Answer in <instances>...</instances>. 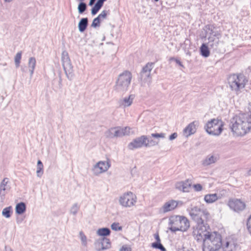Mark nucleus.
<instances>
[{"mask_svg": "<svg viewBox=\"0 0 251 251\" xmlns=\"http://www.w3.org/2000/svg\"><path fill=\"white\" fill-rule=\"evenodd\" d=\"M230 127L236 136L245 135L251 129V116L247 113L235 115L230 120Z\"/></svg>", "mask_w": 251, "mask_h": 251, "instance_id": "1", "label": "nucleus"}, {"mask_svg": "<svg viewBox=\"0 0 251 251\" xmlns=\"http://www.w3.org/2000/svg\"><path fill=\"white\" fill-rule=\"evenodd\" d=\"M227 81L231 90L238 95L245 88L248 80L244 74L239 73L229 75Z\"/></svg>", "mask_w": 251, "mask_h": 251, "instance_id": "2", "label": "nucleus"}, {"mask_svg": "<svg viewBox=\"0 0 251 251\" xmlns=\"http://www.w3.org/2000/svg\"><path fill=\"white\" fill-rule=\"evenodd\" d=\"M222 245V236L217 232H211L203 240V251H217Z\"/></svg>", "mask_w": 251, "mask_h": 251, "instance_id": "3", "label": "nucleus"}, {"mask_svg": "<svg viewBox=\"0 0 251 251\" xmlns=\"http://www.w3.org/2000/svg\"><path fill=\"white\" fill-rule=\"evenodd\" d=\"M132 77V74L128 71H125L120 74L114 87V90L120 93L126 92L130 84Z\"/></svg>", "mask_w": 251, "mask_h": 251, "instance_id": "4", "label": "nucleus"}, {"mask_svg": "<svg viewBox=\"0 0 251 251\" xmlns=\"http://www.w3.org/2000/svg\"><path fill=\"white\" fill-rule=\"evenodd\" d=\"M171 226L169 228L172 231H185L190 226L189 222L188 219L181 216H175L172 217L170 219Z\"/></svg>", "mask_w": 251, "mask_h": 251, "instance_id": "5", "label": "nucleus"}, {"mask_svg": "<svg viewBox=\"0 0 251 251\" xmlns=\"http://www.w3.org/2000/svg\"><path fill=\"white\" fill-rule=\"evenodd\" d=\"M214 29L215 27L211 25H206L203 28L205 32V36H208V46L211 48L216 50L219 44L221 34L218 31Z\"/></svg>", "mask_w": 251, "mask_h": 251, "instance_id": "6", "label": "nucleus"}, {"mask_svg": "<svg viewBox=\"0 0 251 251\" xmlns=\"http://www.w3.org/2000/svg\"><path fill=\"white\" fill-rule=\"evenodd\" d=\"M224 124L222 120L212 119L208 121L204 126V129L210 135L219 136L223 130Z\"/></svg>", "mask_w": 251, "mask_h": 251, "instance_id": "7", "label": "nucleus"}, {"mask_svg": "<svg viewBox=\"0 0 251 251\" xmlns=\"http://www.w3.org/2000/svg\"><path fill=\"white\" fill-rule=\"evenodd\" d=\"M196 223L193 227V235L198 241H203L211 232L207 231V226L204 221Z\"/></svg>", "mask_w": 251, "mask_h": 251, "instance_id": "8", "label": "nucleus"}, {"mask_svg": "<svg viewBox=\"0 0 251 251\" xmlns=\"http://www.w3.org/2000/svg\"><path fill=\"white\" fill-rule=\"evenodd\" d=\"M189 214L196 223L204 221L209 215L206 209H201L197 206L192 207L190 210Z\"/></svg>", "mask_w": 251, "mask_h": 251, "instance_id": "9", "label": "nucleus"}, {"mask_svg": "<svg viewBox=\"0 0 251 251\" xmlns=\"http://www.w3.org/2000/svg\"><path fill=\"white\" fill-rule=\"evenodd\" d=\"M153 63H148L144 66L140 73V80L141 85L149 86L151 82V72L153 68Z\"/></svg>", "mask_w": 251, "mask_h": 251, "instance_id": "10", "label": "nucleus"}, {"mask_svg": "<svg viewBox=\"0 0 251 251\" xmlns=\"http://www.w3.org/2000/svg\"><path fill=\"white\" fill-rule=\"evenodd\" d=\"M136 201L137 197L131 192L124 193L119 199L120 204L125 207H131L134 206Z\"/></svg>", "mask_w": 251, "mask_h": 251, "instance_id": "11", "label": "nucleus"}, {"mask_svg": "<svg viewBox=\"0 0 251 251\" xmlns=\"http://www.w3.org/2000/svg\"><path fill=\"white\" fill-rule=\"evenodd\" d=\"M142 146L149 147V140L145 135H142L134 139L128 145V148L130 150L141 148Z\"/></svg>", "mask_w": 251, "mask_h": 251, "instance_id": "12", "label": "nucleus"}, {"mask_svg": "<svg viewBox=\"0 0 251 251\" xmlns=\"http://www.w3.org/2000/svg\"><path fill=\"white\" fill-rule=\"evenodd\" d=\"M113 131V134L114 137H122L124 136H129L131 134H133V131L132 129L129 126H126L122 127L121 126L111 128Z\"/></svg>", "mask_w": 251, "mask_h": 251, "instance_id": "13", "label": "nucleus"}, {"mask_svg": "<svg viewBox=\"0 0 251 251\" xmlns=\"http://www.w3.org/2000/svg\"><path fill=\"white\" fill-rule=\"evenodd\" d=\"M237 246V241L234 238L229 237L222 241L221 246L223 251H234Z\"/></svg>", "mask_w": 251, "mask_h": 251, "instance_id": "14", "label": "nucleus"}, {"mask_svg": "<svg viewBox=\"0 0 251 251\" xmlns=\"http://www.w3.org/2000/svg\"><path fill=\"white\" fill-rule=\"evenodd\" d=\"M229 207L236 212L244 210L246 206L245 203L240 199H232L228 201Z\"/></svg>", "mask_w": 251, "mask_h": 251, "instance_id": "15", "label": "nucleus"}, {"mask_svg": "<svg viewBox=\"0 0 251 251\" xmlns=\"http://www.w3.org/2000/svg\"><path fill=\"white\" fill-rule=\"evenodd\" d=\"M183 202L180 201L170 200L166 202L161 208L163 213H167L174 210L177 206H181Z\"/></svg>", "mask_w": 251, "mask_h": 251, "instance_id": "16", "label": "nucleus"}, {"mask_svg": "<svg viewBox=\"0 0 251 251\" xmlns=\"http://www.w3.org/2000/svg\"><path fill=\"white\" fill-rule=\"evenodd\" d=\"M62 61L63 68L66 74H72L73 71V67L71 64L69 54L66 50L62 52Z\"/></svg>", "mask_w": 251, "mask_h": 251, "instance_id": "17", "label": "nucleus"}, {"mask_svg": "<svg viewBox=\"0 0 251 251\" xmlns=\"http://www.w3.org/2000/svg\"><path fill=\"white\" fill-rule=\"evenodd\" d=\"M109 166L108 161H100L94 166L92 171L95 175L98 176L107 171Z\"/></svg>", "mask_w": 251, "mask_h": 251, "instance_id": "18", "label": "nucleus"}, {"mask_svg": "<svg viewBox=\"0 0 251 251\" xmlns=\"http://www.w3.org/2000/svg\"><path fill=\"white\" fill-rule=\"evenodd\" d=\"M110 246L109 240L106 238L103 237L96 241L95 246L96 249L98 251L104 250L109 248Z\"/></svg>", "mask_w": 251, "mask_h": 251, "instance_id": "19", "label": "nucleus"}, {"mask_svg": "<svg viewBox=\"0 0 251 251\" xmlns=\"http://www.w3.org/2000/svg\"><path fill=\"white\" fill-rule=\"evenodd\" d=\"M199 125L198 121H195L190 123L184 129L183 134L186 137H188L194 134L197 130V128Z\"/></svg>", "mask_w": 251, "mask_h": 251, "instance_id": "20", "label": "nucleus"}, {"mask_svg": "<svg viewBox=\"0 0 251 251\" xmlns=\"http://www.w3.org/2000/svg\"><path fill=\"white\" fill-rule=\"evenodd\" d=\"M191 181L189 179H187L184 181L176 183V189L182 191L183 192H188L191 188Z\"/></svg>", "mask_w": 251, "mask_h": 251, "instance_id": "21", "label": "nucleus"}, {"mask_svg": "<svg viewBox=\"0 0 251 251\" xmlns=\"http://www.w3.org/2000/svg\"><path fill=\"white\" fill-rule=\"evenodd\" d=\"M221 198L217 194H208L204 196V200L207 203H212Z\"/></svg>", "mask_w": 251, "mask_h": 251, "instance_id": "22", "label": "nucleus"}, {"mask_svg": "<svg viewBox=\"0 0 251 251\" xmlns=\"http://www.w3.org/2000/svg\"><path fill=\"white\" fill-rule=\"evenodd\" d=\"M217 160V157L216 156L209 154L202 161V164L204 166H207L215 163Z\"/></svg>", "mask_w": 251, "mask_h": 251, "instance_id": "23", "label": "nucleus"}, {"mask_svg": "<svg viewBox=\"0 0 251 251\" xmlns=\"http://www.w3.org/2000/svg\"><path fill=\"white\" fill-rule=\"evenodd\" d=\"M134 95H130L120 100V105L124 107H128L131 105L134 99Z\"/></svg>", "mask_w": 251, "mask_h": 251, "instance_id": "24", "label": "nucleus"}, {"mask_svg": "<svg viewBox=\"0 0 251 251\" xmlns=\"http://www.w3.org/2000/svg\"><path fill=\"white\" fill-rule=\"evenodd\" d=\"M26 210V205L23 202L18 203L16 206V213L19 215L23 214Z\"/></svg>", "mask_w": 251, "mask_h": 251, "instance_id": "25", "label": "nucleus"}, {"mask_svg": "<svg viewBox=\"0 0 251 251\" xmlns=\"http://www.w3.org/2000/svg\"><path fill=\"white\" fill-rule=\"evenodd\" d=\"M36 64V61L35 58L33 57L29 58L28 61V68L31 76L34 73Z\"/></svg>", "mask_w": 251, "mask_h": 251, "instance_id": "26", "label": "nucleus"}, {"mask_svg": "<svg viewBox=\"0 0 251 251\" xmlns=\"http://www.w3.org/2000/svg\"><path fill=\"white\" fill-rule=\"evenodd\" d=\"M88 20L87 18L81 19L78 24V28L80 32H82L86 29L88 25Z\"/></svg>", "mask_w": 251, "mask_h": 251, "instance_id": "27", "label": "nucleus"}, {"mask_svg": "<svg viewBox=\"0 0 251 251\" xmlns=\"http://www.w3.org/2000/svg\"><path fill=\"white\" fill-rule=\"evenodd\" d=\"M201 53L204 57L209 56L210 52L208 46L205 44H202L200 48Z\"/></svg>", "mask_w": 251, "mask_h": 251, "instance_id": "28", "label": "nucleus"}, {"mask_svg": "<svg viewBox=\"0 0 251 251\" xmlns=\"http://www.w3.org/2000/svg\"><path fill=\"white\" fill-rule=\"evenodd\" d=\"M12 213V207L11 206L4 208L2 212V215L6 218H9Z\"/></svg>", "mask_w": 251, "mask_h": 251, "instance_id": "29", "label": "nucleus"}, {"mask_svg": "<svg viewBox=\"0 0 251 251\" xmlns=\"http://www.w3.org/2000/svg\"><path fill=\"white\" fill-rule=\"evenodd\" d=\"M44 166L41 160H38L37 163V175L38 177H41L43 174Z\"/></svg>", "mask_w": 251, "mask_h": 251, "instance_id": "30", "label": "nucleus"}, {"mask_svg": "<svg viewBox=\"0 0 251 251\" xmlns=\"http://www.w3.org/2000/svg\"><path fill=\"white\" fill-rule=\"evenodd\" d=\"M97 234L100 236H105L110 234V229L108 228H99L97 231Z\"/></svg>", "mask_w": 251, "mask_h": 251, "instance_id": "31", "label": "nucleus"}, {"mask_svg": "<svg viewBox=\"0 0 251 251\" xmlns=\"http://www.w3.org/2000/svg\"><path fill=\"white\" fill-rule=\"evenodd\" d=\"M9 182V179L8 178H4L0 184V191H6L7 189V185Z\"/></svg>", "mask_w": 251, "mask_h": 251, "instance_id": "32", "label": "nucleus"}, {"mask_svg": "<svg viewBox=\"0 0 251 251\" xmlns=\"http://www.w3.org/2000/svg\"><path fill=\"white\" fill-rule=\"evenodd\" d=\"M22 52L19 51L15 55L14 60L15 62V65L17 68L19 67L20 63H21V59L22 58Z\"/></svg>", "mask_w": 251, "mask_h": 251, "instance_id": "33", "label": "nucleus"}, {"mask_svg": "<svg viewBox=\"0 0 251 251\" xmlns=\"http://www.w3.org/2000/svg\"><path fill=\"white\" fill-rule=\"evenodd\" d=\"M80 206L77 203H75L71 208V213L74 215H76L79 210Z\"/></svg>", "mask_w": 251, "mask_h": 251, "instance_id": "34", "label": "nucleus"}, {"mask_svg": "<svg viewBox=\"0 0 251 251\" xmlns=\"http://www.w3.org/2000/svg\"><path fill=\"white\" fill-rule=\"evenodd\" d=\"M80 238L82 242V245L86 247L87 246V237L82 231L79 232Z\"/></svg>", "mask_w": 251, "mask_h": 251, "instance_id": "35", "label": "nucleus"}, {"mask_svg": "<svg viewBox=\"0 0 251 251\" xmlns=\"http://www.w3.org/2000/svg\"><path fill=\"white\" fill-rule=\"evenodd\" d=\"M111 228L115 231H121L123 229V227L119 223L115 222L111 225Z\"/></svg>", "mask_w": 251, "mask_h": 251, "instance_id": "36", "label": "nucleus"}, {"mask_svg": "<svg viewBox=\"0 0 251 251\" xmlns=\"http://www.w3.org/2000/svg\"><path fill=\"white\" fill-rule=\"evenodd\" d=\"M102 7V5L97 2L95 6L92 9V14L95 15L99 11L100 8Z\"/></svg>", "mask_w": 251, "mask_h": 251, "instance_id": "37", "label": "nucleus"}, {"mask_svg": "<svg viewBox=\"0 0 251 251\" xmlns=\"http://www.w3.org/2000/svg\"><path fill=\"white\" fill-rule=\"evenodd\" d=\"M152 247L160 249L161 251H165V248L163 246L160 242H154L152 243Z\"/></svg>", "mask_w": 251, "mask_h": 251, "instance_id": "38", "label": "nucleus"}, {"mask_svg": "<svg viewBox=\"0 0 251 251\" xmlns=\"http://www.w3.org/2000/svg\"><path fill=\"white\" fill-rule=\"evenodd\" d=\"M86 4L85 3L83 2V1H81V2L79 3L78 6V9L79 13L80 14H82L83 13L86 9Z\"/></svg>", "mask_w": 251, "mask_h": 251, "instance_id": "39", "label": "nucleus"}, {"mask_svg": "<svg viewBox=\"0 0 251 251\" xmlns=\"http://www.w3.org/2000/svg\"><path fill=\"white\" fill-rule=\"evenodd\" d=\"M100 19L97 17L95 18L93 21L91 26L94 27H97L100 25Z\"/></svg>", "mask_w": 251, "mask_h": 251, "instance_id": "40", "label": "nucleus"}, {"mask_svg": "<svg viewBox=\"0 0 251 251\" xmlns=\"http://www.w3.org/2000/svg\"><path fill=\"white\" fill-rule=\"evenodd\" d=\"M151 137L158 138H164L166 136V134L164 133H152L151 134Z\"/></svg>", "mask_w": 251, "mask_h": 251, "instance_id": "41", "label": "nucleus"}, {"mask_svg": "<svg viewBox=\"0 0 251 251\" xmlns=\"http://www.w3.org/2000/svg\"><path fill=\"white\" fill-rule=\"evenodd\" d=\"M247 227L249 232L251 235V215L248 218L247 222Z\"/></svg>", "mask_w": 251, "mask_h": 251, "instance_id": "42", "label": "nucleus"}, {"mask_svg": "<svg viewBox=\"0 0 251 251\" xmlns=\"http://www.w3.org/2000/svg\"><path fill=\"white\" fill-rule=\"evenodd\" d=\"M193 187L196 191H201L202 189V187L200 184H194Z\"/></svg>", "mask_w": 251, "mask_h": 251, "instance_id": "43", "label": "nucleus"}, {"mask_svg": "<svg viewBox=\"0 0 251 251\" xmlns=\"http://www.w3.org/2000/svg\"><path fill=\"white\" fill-rule=\"evenodd\" d=\"M120 251H131V249L127 245H124Z\"/></svg>", "mask_w": 251, "mask_h": 251, "instance_id": "44", "label": "nucleus"}, {"mask_svg": "<svg viewBox=\"0 0 251 251\" xmlns=\"http://www.w3.org/2000/svg\"><path fill=\"white\" fill-rule=\"evenodd\" d=\"M107 12L106 11H103L99 16L98 18L100 20L101 19H104L106 17Z\"/></svg>", "mask_w": 251, "mask_h": 251, "instance_id": "45", "label": "nucleus"}, {"mask_svg": "<svg viewBox=\"0 0 251 251\" xmlns=\"http://www.w3.org/2000/svg\"><path fill=\"white\" fill-rule=\"evenodd\" d=\"M177 136V134L176 132L173 133L169 136V139L170 140H173L176 139Z\"/></svg>", "mask_w": 251, "mask_h": 251, "instance_id": "46", "label": "nucleus"}, {"mask_svg": "<svg viewBox=\"0 0 251 251\" xmlns=\"http://www.w3.org/2000/svg\"><path fill=\"white\" fill-rule=\"evenodd\" d=\"M171 60H175L176 62L178 64L179 66H181V67H183V65H182V64L181 63V62L178 59H175V58H171Z\"/></svg>", "mask_w": 251, "mask_h": 251, "instance_id": "47", "label": "nucleus"}, {"mask_svg": "<svg viewBox=\"0 0 251 251\" xmlns=\"http://www.w3.org/2000/svg\"><path fill=\"white\" fill-rule=\"evenodd\" d=\"M158 142H156L153 140H149V146H154L158 144Z\"/></svg>", "mask_w": 251, "mask_h": 251, "instance_id": "48", "label": "nucleus"}, {"mask_svg": "<svg viewBox=\"0 0 251 251\" xmlns=\"http://www.w3.org/2000/svg\"><path fill=\"white\" fill-rule=\"evenodd\" d=\"M154 238L155 240H156V242H160L161 240L159 236V234L158 233H155L154 234Z\"/></svg>", "mask_w": 251, "mask_h": 251, "instance_id": "49", "label": "nucleus"}, {"mask_svg": "<svg viewBox=\"0 0 251 251\" xmlns=\"http://www.w3.org/2000/svg\"><path fill=\"white\" fill-rule=\"evenodd\" d=\"M4 251H12V250L10 247L5 246Z\"/></svg>", "mask_w": 251, "mask_h": 251, "instance_id": "50", "label": "nucleus"}, {"mask_svg": "<svg viewBox=\"0 0 251 251\" xmlns=\"http://www.w3.org/2000/svg\"><path fill=\"white\" fill-rule=\"evenodd\" d=\"M106 0H98L97 2L101 4L102 5H103V2Z\"/></svg>", "mask_w": 251, "mask_h": 251, "instance_id": "51", "label": "nucleus"}, {"mask_svg": "<svg viewBox=\"0 0 251 251\" xmlns=\"http://www.w3.org/2000/svg\"><path fill=\"white\" fill-rule=\"evenodd\" d=\"M96 0H90L89 2L90 5H92Z\"/></svg>", "mask_w": 251, "mask_h": 251, "instance_id": "52", "label": "nucleus"}, {"mask_svg": "<svg viewBox=\"0 0 251 251\" xmlns=\"http://www.w3.org/2000/svg\"><path fill=\"white\" fill-rule=\"evenodd\" d=\"M5 2H9L11 1L12 0H4Z\"/></svg>", "mask_w": 251, "mask_h": 251, "instance_id": "53", "label": "nucleus"}, {"mask_svg": "<svg viewBox=\"0 0 251 251\" xmlns=\"http://www.w3.org/2000/svg\"><path fill=\"white\" fill-rule=\"evenodd\" d=\"M248 174L249 175H251V169L249 171Z\"/></svg>", "mask_w": 251, "mask_h": 251, "instance_id": "54", "label": "nucleus"}, {"mask_svg": "<svg viewBox=\"0 0 251 251\" xmlns=\"http://www.w3.org/2000/svg\"><path fill=\"white\" fill-rule=\"evenodd\" d=\"M249 111H250V113L251 114V115H250L251 116V107L249 108Z\"/></svg>", "mask_w": 251, "mask_h": 251, "instance_id": "55", "label": "nucleus"}, {"mask_svg": "<svg viewBox=\"0 0 251 251\" xmlns=\"http://www.w3.org/2000/svg\"><path fill=\"white\" fill-rule=\"evenodd\" d=\"M117 49H118V48L116 47V48H115V52H117Z\"/></svg>", "mask_w": 251, "mask_h": 251, "instance_id": "56", "label": "nucleus"}, {"mask_svg": "<svg viewBox=\"0 0 251 251\" xmlns=\"http://www.w3.org/2000/svg\"><path fill=\"white\" fill-rule=\"evenodd\" d=\"M78 1H84L85 0H78Z\"/></svg>", "mask_w": 251, "mask_h": 251, "instance_id": "57", "label": "nucleus"}, {"mask_svg": "<svg viewBox=\"0 0 251 251\" xmlns=\"http://www.w3.org/2000/svg\"><path fill=\"white\" fill-rule=\"evenodd\" d=\"M194 251L193 250H191L190 251Z\"/></svg>", "mask_w": 251, "mask_h": 251, "instance_id": "58", "label": "nucleus"}, {"mask_svg": "<svg viewBox=\"0 0 251 251\" xmlns=\"http://www.w3.org/2000/svg\"><path fill=\"white\" fill-rule=\"evenodd\" d=\"M155 1H158L159 0H154Z\"/></svg>", "mask_w": 251, "mask_h": 251, "instance_id": "59", "label": "nucleus"}, {"mask_svg": "<svg viewBox=\"0 0 251 251\" xmlns=\"http://www.w3.org/2000/svg\"><path fill=\"white\" fill-rule=\"evenodd\" d=\"M17 222L19 223V221L18 220H17Z\"/></svg>", "mask_w": 251, "mask_h": 251, "instance_id": "60", "label": "nucleus"}]
</instances>
